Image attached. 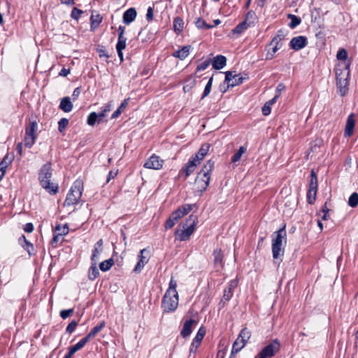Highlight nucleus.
Returning a JSON list of instances; mask_svg holds the SVG:
<instances>
[{"label": "nucleus", "instance_id": "obj_1", "mask_svg": "<svg viewBox=\"0 0 358 358\" xmlns=\"http://www.w3.org/2000/svg\"><path fill=\"white\" fill-rule=\"evenodd\" d=\"M52 169L50 162L43 164L38 172V181L41 186L50 194L55 195L59 191L57 183L51 181Z\"/></svg>", "mask_w": 358, "mask_h": 358}, {"label": "nucleus", "instance_id": "obj_2", "mask_svg": "<svg viewBox=\"0 0 358 358\" xmlns=\"http://www.w3.org/2000/svg\"><path fill=\"white\" fill-rule=\"evenodd\" d=\"M198 222V219L196 215H191L186 220L185 224H183L184 229H177L175 231L176 239L180 241H186L189 239L191 235L195 230V227Z\"/></svg>", "mask_w": 358, "mask_h": 358}, {"label": "nucleus", "instance_id": "obj_3", "mask_svg": "<svg viewBox=\"0 0 358 358\" xmlns=\"http://www.w3.org/2000/svg\"><path fill=\"white\" fill-rule=\"evenodd\" d=\"M273 238L272 239V255L274 259H277L280 253L283 255V250L282 248V241L285 239L286 241V231L285 224L277 231H275L273 234Z\"/></svg>", "mask_w": 358, "mask_h": 358}, {"label": "nucleus", "instance_id": "obj_4", "mask_svg": "<svg viewBox=\"0 0 358 358\" xmlns=\"http://www.w3.org/2000/svg\"><path fill=\"white\" fill-rule=\"evenodd\" d=\"M83 190V182L81 180H76L71 186L64 201V206H73L78 203Z\"/></svg>", "mask_w": 358, "mask_h": 358}, {"label": "nucleus", "instance_id": "obj_5", "mask_svg": "<svg viewBox=\"0 0 358 358\" xmlns=\"http://www.w3.org/2000/svg\"><path fill=\"white\" fill-rule=\"evenodd\" d=\"M192 210V206L190 204L183 205L174 210L166 220L164 227L166 229H170L178 222L183 216L187 215Z\"/></svg>", "mask_w": 358, "mask_h": 358}, {"label": "nucleus", "instance_id": "obj_6", "mask_svg": "<svg viewBox=\"0 0 358 358\" xmlns=\"http://www.w3.org/2000/svg\"><path fill=\"white\" fill-rule=\"evenodd\" d=\"M178 306V294H168V292H166L162 301L163 310L166 313L173 312L177 308Z\"/></svg>", "mask_w": 358, "mask_h": 358}, {"label": "nucleus", "instance_id": "obj_7", "mask_svg": "<svg viewBox=\"0 0 358 358\" xmlns=\"http://www.w3.org/2000/svg\"><path fill=\"white\" fill-rule=\"evenodd\" d=\"M245 78L240 74H234L231 71L225 72L224 82L227 83V87L222 90V86L220 87V90L222 93H225L229 87H233L243 83Z\"/></svg>", "mask_w": 358, "mask_h": 358}, {"label": "nucleus", "instance_id": "obj_8", "mask_svg": "<svg viewBox=\"0 0 358 358\" xmlns=\"http://www.w3.org/2000/svg\"><path fill=\"white\" fill-rule=\"evenodd\" d=\"M38 124L36 121L30 122L25 129L24 145L27 148H31L34 143L36 138V131Z\"/></svg>", "mask_w": 358, "mask_h": 358}, {"label": "nucleus", "instance_id": "obj_9", "mask_svg": "<svg viewBox=\"0 0 358 358\" xmlns=\"http://www.w3.org/2000/svg\"><path fill=\"white\" fill-rule=\"evenodd\" d=\"M317 187V176L314 170H312L310 172V180L307 192V201L308 203L312 204L315 201Z\"/></svg>", "mask_w": 358, "mask_h": 358}, {"label": "nucleus", "instance_id": "obj_10", "mask_svg": "<svg viewBox=\"0 0 358 358\" xmlns=\"http://www.w3.org/2000/svg\"><path fill=\"white\" fill-rule=\"evenodd\" d=\"M280 350V343L275 339L271 343L265 346L255 358H268L273 357Z\"/></svg>", "mask_w": 358, "mask_h": 358}, {"label": "nucleus", "instance_id": "obj_11", "mask_svg": "<svg viewBox=\"0 0 358 358\" xmlns=\"http://www.w3.org/2000/svg\"><path fill=\"white\" fill-rule=\"evenodd\" d=\"M342 72L338 73V69L336 71V86L338 90V93L342 96H345L348 91V82L347 78L341 76Z\"/></svg>", "mask_w": 358, "mask_h": 358}, {"label": "nucleus", "instance_id": "obj_12", "mask_svg": "<svg viewBox=\"0 0 358 358\" xmlns=\"http://www.w3.org/2000/svg\"><path fill=\"white\" fill-rule=\"evenodd\" d=\"M164 160L155 154L150 156L144 164V167L150 169L159 170L162 168Z\"/></svg>", "mask_w": 358, "mask_h": 358}, {"label": "nucleus", "instance_id": "obj_13", "mask_svg": "<svg viewBox=\"0 0 358 358\" xmlns=\"http://www.w3.org/2000/svg\"><path fill=\"white\" fill-rule=\"evenodd\" d=\"M307 44V38L303 36H299L291 39L289 42V47L294 50L298 51L305 48Z\"/></svg>", "mask_w": 358, "mask_h": 358}, {"label": "nucleus", "instance_id": "obj_14", "mask_svg": "<svg viewBox=\"0 0 358 358\" xmlns=\"http://www.w3.org/2000/svg\"><path fill=\"white\" fill-rule=\"evenodd\" d=\"M206 329L203 327H201L197 331V334H196L195 337L192 340L189 351L191 352H195L200 345L202 340L203 339V337L206 334Z\"/></svg>", "mask_w": 358, "mask_h": 358}, {"label": "nucleus", "instance_id": "obj_15", "mask_svg": "<svg viewBox=\"0 0 358 358\" xmlns=\"http://www.w3.org/2000/svg\"><path fill=\"white\" fill-rule=\"evenodd\" d=\"M355 126V115L354 113H350L347 118L344 135L345 137H350L353 134Z\"/></svg>", "mask_w": 358, "mask_h": 358}, {"label": "nucleus", "instance_id": "obj_16", "mask_svg": "<svg viewBox=\"0 0 358 358\" xmlns=\"http://www.w3.org/2000/svg\"><path fill=\"white\" fill-rule=\"evenodd\" d=\"M210 180V178L209 176L206 178L205 176H202L201 173H199L195 180V185H196L198 191L201 192H204L209 185Z\"/></svg>", "mask_w": 358, "mask_h": 358}, {"label": "nucleus", "instance_id": "obj_17", "mask_svg": "<svg viewBox=\"0 0 358 358\" xmlns=\"http://www.w3.org/2000/svg\"><path fill=\"white\" fill-rule=\"evenodd\" d=\"M106 326L104 321L101 322L98 325L93 327L90 333L83 338L80 341L86 345V343L92 338H94Z\"/></svg>", "mask_w": 358, "mask_h": 358}, {"label": "nucleus", "instance_id": "obj_18", "mask_svg": "<svg viewBox=\"0 0 358 358\" xmlns=\"http://www.w3.org/2000/svg\"><path fill=\"white\" fill-rule=\"evenodd\" d=\"M145 252H148L147 250L143 249L138 255V261L134 268L135 273H140L145 265L148 262L149 258L144 255Z\"/></svg>", "mask_w": 358, "mask_h": 358}, {"label": "nucleus", "instance_id": "obj_19", "mask_svg": "<svg viewBox=\"0 0 358 358\" xmlns=\"http://www.w3.org/2000/svg\"><path fill=\"white\" fill-rule=\"evenodd\" d=\"M195 324H196V321L194 319L186 320L183 324L182 329L180 331V335L183 338L188 337L192 334V325Z\"/></svg>", "mask_w": 358, "mask_h": 358}, {"label": "nucleus", "instance_id": "obj_20", "mask_svg": "<svg viewBox=\"0 0 358 358\" xmlns=\"http://www.w3.org/2000/svg\"><path fill=\"white\" fill-rule=\"evenodd\" d=\"M103 240H99L94 245V250H92V255L91 257L92 262L97 263L99 256L103 250Z\"/></svg>", "mask_w": 358, "mask_h": 358}, {"label": "nucleus", "instance_id": "obj_21", "mask_svg": "<svg viewBox=\"0 0 358 358\" xmlns=\"http://www.w3.org/2000/svg\"><path fill=\"white\" fill-rule=\"evenodd\" d=\"M210 149L209 143L203 144L199 151L195 154L194 157L192 158H195V160L197 163L200 164V162L203 159L206 155L208 154Z\"/></svg>", "mask_w": 358, "mask_h": 358}, {"label": "nucleus", "instance_id": "obj_22", "mask_svg": "<svg viewBox=\"0 0 358 358\" xmlns=\"http://www.w3.org/2000/svg\"><path fill=\"white\" fill-rule=\"evenodd\" d=\"M137 15L136 10L134 8L127 9L123 14V22L129 24L134 21Z\"/></svg>", "mask_w": 358, "mask_h": 358}, {"label": "nucleus", "instance_id": "obj_23", "mask_svg": "<svg viewBox=\"0 0 358 358\" xmlns=\"http://www.w3.org/2000/svg\"><path fill=\"white\" fill-rule=\"evenodd\" d=\"M213 262L215 267L222 268L224 266V254L220 248L215 249L213 251Z\"/></svg>", "mask_w": 358, "mask_h": 358}, {"label": "nucleus", "instance_id": "obj_24", "mask_svg": "<svg viewBox=\"0 0 358 358\" xmlns=\"http://www.w3.org/2000/svg\"><path fill=\"white\" fill-rule=\"evenodd\" d=\"M215 166V162L212 159L208 160L203 166L202 169L199 172L202 174V176H209L210 178V173L213 171Z\"/></svg>", "mask_w": 358, "mask_h": 358}, {"label": "nucleus", "instance_id": "obj_25", "mask_svg": "<svg viewBox=\"0 0 358 358\" xmlns=\"http://www.w3.org/2000/svg\"><path fill=\"white\" fill-rule=\"evenodd\" d=\"M285 37V34L283 30L279 29L275 36L272 38L270 45L282 46V41Z\"/></svg>", "mask_w": 358, "mask_h": 358}, {"label": "nucleus", "instance_id": "obj_26", "mask_svg": "<svg viewBox=\"0 0 358 358\" xmlns=\"http://www.w3.org/2000/svg\"><path fill=\"white\" fill-rule=\"evenodd\" d=\"M199 164L195 160V158H191L188 161L186 166L180 171V172L185 173V178H187L191 173H192L196 166Z\"/></svg>", "mask_w": 358, "mask_h": 358}, {"label": "nucleus", "instance_id": "obj_27", "mask_svg": "<svg viewBox=\"0 0 358 358\" xmlns=\"http://www.w3.org/2000/svg\"><path fill=\"white\" fill-rule=\"evenodd\" d=\"M59 108L65 113H69L72 110L73 103L71 101L70 97L65 96L61 99Z\"/></svg>", "mask_w": 358, "mask_h": 358}, {"label": "nucleus", "instance_id": "obj_28", "mask_svg": "<svg viewBox=\"0 0 358 358\" xmlns=\"http://www.w3.org/2000/svg\"><path fill=\"white\" fill-rule=\"evenodd\" d=\"M126 37L118 38L117 43L116 44L117 52L121 62L124 59L122 50L126 48Z\"/></svg>", "mask_w": 358, "mask_h": 358}, {"label": "nucleus", "instance_id": "obj_29", "mask_svg": "<svg viewBox=\"0 0 358 358\" xmlns=\"http://www.w3.org/2000/svg\"><path fill=\"white\" fill-rule=\"evenodd\" d=\"M227 63V59L223 55H217L213 61V67L216 70L222 69Z\"/></svg>", "mask_w": 358, "mask_h": 358}, {"label": "nucleus", "instance_id": "obj_30", "mask_svg": "<svg viewBox=\"0 0 358 358\" xmlns=\"http://www.w3.org/2000/svg\"><path fill=\"white\" fill-rule=\"evenodd\" d=\"M190 48L189 45L183 46L181 49L174 52L173 56L183 60L189 55Z\"/></svg>", "mask_w": 358, "mask_h": 358}, {"label": "nucleus", "instance_id": "obj_31", "mask_svg": "<svg viewBox=\"0 0 358 358\" xmlns=\"http://www.w3.org/2000/svg\"><path fill=\"white\" fill-rule=\"evenodd\" d=\"M196 85V78L194 76H188L184 83L183 90L185 92H189Z\"/></svg>", "mask_w": 358, "mask_h": 358}, {"label": "nucleus", "instance_id": "obj_32", "mask_svg": "<svg viewBox=\"0 0 358 358\" xmlns=\"http://www.w3.org/2000/svg\"><path fill=\"white\" fill-rule=\"evenodd\" d=\"M85 345L80 341L78 343L69 348L68 353L63 358H71L76 352L81 350Z\"/></svg>", "mask_w": 358, "mask_h": 358}, {"label": "nucleus", "instance_id": "obj_33", "mask_svg": "<svg viewBox=\"0 0 358 358\" xmlns=\"http://www.w3.org/2000/svg\"><path fill=\"white\" fill-rule=\"evenodd\" d=\"M251 337V332L246 327L243 328L239 333L237 339L245 345Z\"/></svg>", "mask_w": 358, "mask_h": 358}, {"label": "nucleus", "instance_id": "obj_34", "mask_svg": "<svg viewBox=\"0 0 358 358\" xmlns=\"http://www.w3.org/2000/svg\"><path fill=\"white\" fill-rule=\"evenodd\" d=\"M184 27L183 20L180 17H176L173 20V29L177 34H180Z\"/></svg>", "mask_w": 358, "mask_h": 358}, {"label": "nucleus", "instance_id": "obj_35", "mask_svg": "<svg viewBox=\"0 0 358 358\" xmlns=\"http://www.w3.org/2000/svg\"><path fill=\"white\" fill-rule=\"evenodd\" d=\"M97 263L92 262L88 272V278L91 280H95L99 275V271L96 266Z\"/></svg>", "mask_w": 358, "mask_h": 358}, {"label": "nucleus", "instance_id": "obj_36", "mask_svg": "<svg viewBox=\"0 0 358 358\" xmlns=\"http://www.w3.org/2000/svg\"><path fill=\"white\" fill-rule=\"evenodd\" d=\"M257 17L255 11L250 10L246 14L245 17V21L250 25V27H253L257 21Z\"/></svg>", "mask_w": 358, "mask_h": 358}, {"label": "nucleus", "instance_id": "obj_37", "mask_svg": "<svg viewBox=\"0 0 358 358\" xmlns=\"http://www.w3.org/2000/svg\"><path fill=\"white\" fill-rule=\"evenodd\" d=\"M249 27H251L250 25L243 20L232 30V32L234 34H241Z\"/></svg>", "mask_w": 358, "mask_h": 358}, {"label": "nucleus", "instance_id": "obj_38", "mask_svg": "<svg viewBox=\"0 0 358 358\" xmlns=\"http://www.w3.org/2000/svg\"><path fill=\"white\" fill-rule=\"evenodd\" d=\"M287 17L290 20L289 27L291 29H294V28L296 27L301 22V18L295 15L289 14Z\"/></svg>", "mask_w": 358, "mask_h": 358}, {"label": "nucleus", "instance_id": "obj_39", "mask_svg": "<svg viewBox=\"0 0 358 358\" xmlns=\"http://www.w3.org/2000/svg\"><path fill=\"white\" fill-rule=\"evenodd\" d=\"M113 264H114L113 259L112 258H110L107 260H105V261L101 262L99 264V268L102 271H104V272L107 271L112 267Z\"/></svg>", "mask_w": 358, "mask_h": 358}, {"label": "nucleus", "instance_id": "obj_40", "mask_svg": "<svg viewBox=\"0 0 358 358\" xmlns=\"http://www.w3.org/2000/svg\"><path fill=\"white\" fill-rule=\"evenodd\" d=\"M245 345L244 343H241L238 339L236 338V340L234 341L232 345L231 352L232 355H235L236 353H238Z\"/></svg>", "mask_w": 358, "mask_h": 358}, {"label": "nucleus", "instance_id": "obj_41", "mask_svg": "<svg viewBox=\"0 0 358 358\" xmlns=\"http://www.w3.org/2000/svg\"><path fill=\"white\" fill-rule=\"evenodd\" d=\"M245 151L246 149L243 146L240 147L238 151L231 157V162L235 163L238 162Z\"/></svg>", "mask_w": 358, "mask_h": 358}, {"label": "nucleus", "instance_id": "obj_42", "mask_svg": "<svg viewBox=\"0 0 358 358\" xmlns=\"http://www.w3.org/2000/svg\"><path fill=\"white\" fill-rule=\"evenodd\" d=\"M176 287H177V282L172 277L169 282V289L166 290V292H168V294H175V295L177 294L178 292L176 290Z\"/></svg>", "mask_w": 358, "mask_h": 358}, {"label": "nucleus", "instance_id": "obj_43", "mask_svg": "<svg viewBox=\"0 0 358 358\" xmlns=\"http://www.w3.org/2000/svg\"><path fill=\"white\" fill-rule=\"evenodd\" d=\"M195 25L199 29H208L213 28V26L207 24L202 18L199 17L195 22Z\"/></svg>", "mask_w": 358, "mask_h": 358}, {"label": "nucleus", "instance_id": "obj_44", "mask_svg": "<svg viewBox=\"0 0 358 358\" xmlns=\"http://www.w3.org/2000/svg\"><path fill=\"white\" fill-rule=\"evenodd\" d=\"M213 80V76H211L210 78V79L208 80L207 84L206 85L204 91L201 96V99H203L206 96H207L210 94L211 88H212Z\"/></svg>", "mask_w": 358, "mask_h": 358}, {"label": "nucleus", "instance_id": "obj_45", "mask_svg": "<svg viewBox=\"0 0 358 358\" xmlns=\"http://www.w3.org/2000/svg\"><path fill=\"white\" fill-rule=\"evenodd\" d=\"M348 205L355 208L358 205V194L357 192L352 193L348 199Z\"/></svg>", "mask_w": 358, "mask_h": 358}, {"label": "nucleus", "instance_id": "obj_46", "mask_svg": "<svg viewBox=\"0 0 358 358\" xmlns=\"http://www.w3.org/2000/svg\"><path fill=\"white\" fill-rule=\"evenodd\" d=\"M69 233V227L66 224L61 226L58 224L55 227V234H62L61 236L67 234Z\"/></svg>", "mask_w": 358, "mask_h": 358}, {"label": "nucleus", "instance_id": "obj_47", "mask_svg": "<svg viewBox=\"0 0 358 358\" xmlns=\"http://www.w3.org/2000/svg\"><path fill=\"white\" fill-rule=\"evenodd\" d=\"M99 115L96 113L92 112L91 113L88 117H87V124L90 126H93L96 123V122L98 120Z\"/></svg>", "mask_w": 358, "mask_h": 358}, {"label": "nucleus", "instance_id": "obj_48", "mask_svg": "<svg viewBox=\"0 0 358 358\" xmlns=\"http://www.w3.org/2000/svg\"><path fill=\"white\" fill-rule=\"evenodd\" d=\"M336 57L338 60L346 62L348 59V52L344 48H341L337 52Z\"/></svg>", "mask_w": 358, "mask_h": 358}, {"label": "nucleus", "instance_id": "obj_49", "mask_svg": "<svg viewBox=\"0 0 358 358\" xmlns=\"http://www.w3.org/2000/svg\"><path fill=\"white\" fill-rule=\"evenodd\" d=\"M69 124V120L66 119V118H62L59 122H58V130L60 132H62L65 129L66 127H67Z\"/></svg>", "mask_w": 358, "mask_h": 358}, {"label": "nucleus", "instance_id": "obj_50", "mask_svg": "<svg viewBox=\"0 0 358 358\" xmlns=\"http://www.w3.org/2000/svg\"><path fill=\"white\" fill-rule=\"evenodd\" d=\"M234 292L229 290V288L226 287L224 290L223 296L222 301H229L233 296Z\"/></svg>", "mask_w": 358, "mask_h": 358}, {"label": "nucleus", "instance_id": "obj_51", "mask_svg": "<svg viewBox=\"0 0 358 358\" xmlns=\"http://www.w3.org/2000/svg\"><path fill=\"white\" fill-rule=\"evenodd\" d=\"M83 13V11L82 10L74 7L71 11V17L73 19L78 20L80 17V16Z\"/></svg>", "mask_w": 358, "mask_h": 358}, {"label": "nucleus", "instance_id": "obj_52", "mask_svg": "<svg viewBox=\"0 0 358 358\" xmlns=\"http://www.w3.org/2000/svg\"><path fill=\"white\" fill-rule=\"evenodd\" d=\"M78 322L75 320L71 321L66 328V331L68 334H72L76 329Z\"/></svg>", "mask_w": 358, "mask_h": 358}, {"label": "nucleus", "instance_id": "obj_53", "mask_svg": "<svg viewBox=\"0 0 358 358\" xmlns=\"http://www.w3.org/2000/svg\"><path fill=\"white\" fill-rule=\"evenodd\" d=\"M90 20H91V27L92 28H95V27H98L99 24L101 22V18L100 17L99 15H96V19H94V16L92 15L90 17Z\"/></svg>", "mask_w": 358, "mask_h": 358}, {"label": "nucleus", "instance_id": "obj_54", "mask_svg": "<svg viewBox=\"0 0 358 358\" xmlns=\"http://www.w3.org/2000/svg\"><path fill=\"white\" fill-rule=\"evenodd\" d=\"M210 63V61L208 59V60H205L203 62H201V64H198V66L196 67V71H203V70L206 69L209 66Z\"/></svg>", "mask_w": 358, "mask_h": 358}, {"label": "nucleus", "instance_id": "obj_55", "mask_svg": "<svg viewBox=\"0 0 358 358\" xmlns=\"http://www.w3.org/2000/svg\"><path fill=\"white\" fill-rule=\"evenodd\" d=\"M13 157H9L8 154L4 156L1 162H0V165L5 166L8 167V166L11 164L13 161Z\"/></svg>", "mask_w": 358, "mask_h": 358}, {"label": "nucleus", "instance_id": "obj_56", "mask_svg": "<svg viewBox=\"0 0 358 358\" xmlns=\"http://www.w3.org/2000/svg\"><path fill=\"white\" fill-rule=\"evenodd\" d=\"M73 313V308L67 309V310H62L59 313V315L62 319H66L70 316L71 313Z\"/></svg>", "mask_w": 358, "mask_h": 358}, {"label": "nucleus", "instance_id": "obj_57", "mask_svg": "<svg viewBox=\"0 0 358 358\" xmlns=\"http://www.w3.org/2000/svg\"><path fill=\"white\" fill-rule=\"evenodd\" d=\"M271 111V106L266 103L262 108V114L265 116L268 115Z\"/></svg>", "mask_w": 358, "mask_h": 358}, {"label": "nucleus", "instance_id": "obj_58", "mask_svg": "<svg viewBox=\"0 0 358 358\" xmlns=\"http://www.w3.org/2000/svg\"><path fill=\"white\" fill-rule=\"evenodd\" d=\"M62 234H55L53 236V238L51 241L52 245L55 248L57 247V243L59 241V240L62 238L61 236Z\"/></svg>", "mask_w": 358, "mask_h": 358}, {"label": "nucleus", "instance_id": "obj_59", "mask_svg": "<svg viewBox=\"0 0 358 358\" xmlns=\"http://www.w3.org/2000/svg\"><path fill=\"white\" fill-rule=\"evenodd\" d=\"M153 16H154V9L152 7L150 6V7H148V8L147 10L146 20L150 22L153 20Z\"/></svg>", "mask_w": 358, "mask_h": 358}, {"label": "nucleus", "instance_id": "obj_60", "mask_svg": "<svg viewBox=\"0 0 358 358\" xmlns=\"http://www.w3.org/2000/svg\"><path fill=\"white\" fill-rule=\"evenodd\" d=\"M237 286H238V280H231L229 282L227 288H229V290H231L234 292V289L237 287Z\"/></svg>", "mask_w": 358, "mask_h": 358}, {"label": "nucleus", "instance_id": "obj_61", "mask_svg": "<svg viewBox=\"0 0 358 358\" xmlns=\"http://www.w3.org/2000/svg\"><path fill=\"white\" fill-rule=\"evenodd\" d=\"M24 230L27 233H31L34 231V225L32 223H27L24 227Z\"/></svg>", "mask_w": 358, "mask_h": 358}, {"label": "nucleus", "instance_id": "obj_62", "mask_svg": "<svg viewBox=\"0 0 358 358\" xmlns=\"http://www.w3.org/2000/svg\"><path fill=\"white\" fill-rule=\"evenodd\" d=\"M129 98H127V99H125L122 102V103L120 104V106L118 107V109L122 113L123 110L126 108V107L128 105V102H129Z\"/></svg>", "mask_w": 358, "mask_h": 358}, {"label": "nucleus", "instance_id": "obj_63", "mask_svg": "<svg viewBox=\"0 0 358 358\" xmlns=\"http://www.w3.org/2000/svg\"><path fill=\"white\" fill-rule=\"evenodd\" d=\"M124 31H125V27L123 26H121V25L119 26V27L117 29L118 38L125 37L124 36Z\"/></svg>", "mask_w": 358, "mask_h": 358}, {"label": "nucleus", "instance_id": "obj_64", "mask_svg": "<svg viewBox=\"0 0 358 358\" xmlns=\"http://www.w3.org/2000/svg\"><path fill=\"white\" fill-rule=\"evenodd\" d=\"M117 174V171H110L108 173L107 178V182H108L111 179L114 178Z\"/></svg>", "mask_w": 358, "mask_h": 358}]
</instances>
